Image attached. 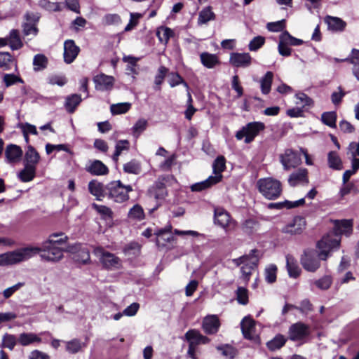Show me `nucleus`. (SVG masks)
Here are the masks:
<instances>
[{"label": "nucleus", "instance_id": "nucleus-6", "mask_svg": "<svg viewBox=\"0 0 359 359\" xmlns=\"http://www.w3.org/2000/svg\"><path fill=\"white\" fill-rule=\"evenodd\" d=\"M173 180L175 179L172 175L159 177L153 185L149 187L148 190L149 196L156 200L164 199L168 196L167 185Z\"/></svg>", "mask_w": 359, "mask_h": 359}, {"label": "nucleus", "instance_id": "nucleus-46", "mask_svg": "<svg viewBox=\"0 0 359 359\" xmlns=\"http://www.w3.org/2000/svg\"><path fill=\"white\" fill-rule=\"evenodd\" d=\"M92 207L97 212L98 214L100 215L102 219H111L113 218V212L109 208L102 205H97L96 203H93Z\"/></svg>", "mask_w": 359, "mask_h": 359}, {"label": "nucleus", "instance_id": "nucleus-61", "mask_svg": "<svg viewBox=\"0 0 359 359\" xmlns=\"http://www.w3.org/2000/svg\"><path fill=\"white\" fill-rule=\"evenodd\" d=\"M257 253H258L257 250H255V249L252 250L248 255H245L241 256L238 258L233 259V262L237 266H240L241 264L245 265L255 254H257Z\"/></svg>", "mask_w": 359, "mask_h": 359}, {"label": "nucleus", "instance_id": "nucleus-36", "mask_svg": "<svg viewBox=\"0 0 359 359\" xmlns=\"http://www.w3.org/2000/svg\"><path fill=\"white\" fill-rule=\"evenodd\" d=\"M279 40L285 45L292 46H298L304 43L303 40L292 36L287 31H284L280 35Z\"/></svg>", "mask_w": 359, "mask_h": 359}, {"label": "nucleus", "instance_id": "nucleus-56", "mask_svg": "<svg viewBox=\"0 0 359 359\" xmlns=\"http://www.w3.org/2000/svg\"><path fill=\"white\" fill-rule=\"evenodd\" d=\"M295 97L297 100L296 104L302 105V107H311L313 104L312 99L304 93H297Z\"/></svg>", "mask_w": 359, "mask_h": 359}, {"label": "nucleus", "instance_id": "nucleus-18", "mask_svg": "<svg viewBox=\"0 0 359 359\" xmlns=\"http://www.w3.org/2000/svg\"><path fill=\"white\" fill-rule=\"evenodd\" d=\"M85 169L88 172L96 176L104 175L109 172L107 165L99 160H90Z\"/></svg>", "mask_w": 359, "mask_h": 359}, {"label": "nucleus", "instance_id": "nucleus-26", "mask_svg": "<svg viewBox=\"0 0 359 359\" xmlns=\"http://www.w3.org/2000/svg\"><path fill=\"white\" fill-rule=\"evenodd\" d=\"M218 182H219V176H210L204 181L192 184L190 188L192 191L199 192L210 188Z\"/></svg>", "mask_w": 359, "mask_h": 359}, {"label": "nucleus", "instance_id": "nucleus-16", "mask_svg": "<svg viewBox=\"0 0 359 359\" xmlns=\"http://www.w3.org/2000/svg\"><path fill=\"white\" fill-rule=\"evenodd\" d=\"M220 327L219 318L216 315H210L205 317L202 323V328L207 334L217 333Z\"/></svg>", "mask_w": 359, "mask_h": 359}, {"label": "nucleus", "instance_id": "nucleus-9", "mask_svg": "<svg viewBox=\"0 0 359 359\" xmlns=\"http://www.w3.org/2000/svg\"><path fill=\"white\" fill-rule=\"evenodd\" d=\"M287 333L290 340L302 341L310 335V327L302 322H297L290 326Z\"/></svg>", "mask_w": 359, "mask_h": 359}, {"label": "nucleus", "instance_id": "nucleus-58", "mask_svg": "<svg viewBox=\"0 0 359 359\" xmlns=\"http://www.w3.org/2000/svg\"><path fill=\"white\" fill-rule=\"evenodd\" d=\"M236 299L241 304H247L248 302V290L243 287H238L236 290Z\"/></svg>", "mask_w": 359, "mask_h": 359}, {"label": "nucleus", "instance_id": "nucleus-32", "mask_svg": "<svg viewBox=\"0 0 359 359\" xmlns=\"http://www.w3.org/2000/svg\"><path fill=\"white\" fill-rule=\"evenodd\" d=\"M273 74L272 72H267L260 79V88L263 94L267 95L271 91Z\"/></svg>", "mask_w": 359, "mask_h": 359}, {"label": "nucleus", "instance_id": "nucleus-21", "mask_svg": "<svg viewBox=\"0 0 359 359\" xmlns=\"http://www.w3.org/2000/svg\"><path fill=\"white\" fill-rule=\"evenodd\" d=\"M22 260V253L19 251H13L0 255V266L12 265Z\"/></svg>", "mask_w": 359, "mask_h": 359}, {"label": "nucleus", "instance_id": "nucleus-4", "mask_svg": "<svg viewBox=\"0 0 359 359\" xmlns=\"http://www.w3.org/2000/svg\"><path fill=\"white\" fill-rule=\"evenodd\" d=\"M39 153L32 146H29L24 156V182L32 181L36 174V165L39 161Z\"/></svg>", "mask_w": 359, "mask_h": 359}, {"label": "nucleus", "instance_id": "nucleus-20", "mask_svg": "<svg viewBox=\"0 0 359 359\" xmlns=\"http://www.w3.org/2000/svg\"><path fill=\"white\" fill-rule=\"evenodd\" d=\"M22 150L19 146L15 144L7 145L5 150L6 161L11 164H15L20 161Z\"/></svg>", "mask_w": 359, "mask_h": 359}, {"label": "nucleus", "instance_id": "nucleus-27", "mask_svg": "<svg viewBox=\"0 0 359 359\" xmlns=\"http://www.w3.org/2000/svg\"><path fill=\"white\" fill-rule=\"evenodd\" d=\"M325 22L327 25L329 29L335 32L343 31L346 26V22L337 17L328 15L325 17Z\"/></svg>", "mask_w": 359, "mask_h": 359}, {"label": "nucleus", "instance_id": "nucleus-1", "mask_svg": "<svg viewBox=\"0 0 359 359\" xmlns=\"http://www.w3.org/2000/svg\"><path fill=\"white\" fill-rule=\"evenodd\" d=\"M339 245L340 238L338 236L328 234L323 236L317 243L319 250L318 255L312 249H306L304 251L300 259L302 266L308 271H316L320 266V259L326 260L332 251L339 249Z\"/></svg>", "mask_w": 359, "mask_h": 359}, {"label": "nucleus", "instance_id": "nucleus-7", "mask_svg": "<svg viewBox=\"0 0 359 359\" xmlns=\"http://www.w3.org/2000/svg\"><path fill=\"white\" fill-rule=\"evenodd\" d=\"M264 125L260 122H252L248 123L238 130L236 134L237 140H241L245 137V142L248 144L252 142L259 133L264 130Z\"/></svg>", "mask_w": 359, "mask_h": 359}, {"label": "nucleus", "instance_id": "nucleus-13", "mask_svg": "<svg viewBox=\"0 0 359 359\" xmlns=\"http://www.w3.org/2000/svg\"><path fill=\"white\" fill-rule=\"evenodd\" d=\"M306 226L305 219L300 216L294 217L292 222L287 224L282 229V232L290 235L300 234Z\"/></svg>", "mask_w": 359, "mask_h": 359}, {"label": "nucleus", "instance_id": "nucleus-39", "mask_svg": "<svg viewBox=\"0 0 359 359\" xmlns=\"http://www.w3.org/2000/svg\"><path fill=\"white\" fill-rule=\"evenodd\" d=\"M144 210L139 204L133 205L128 213V218L130 220L141 221L144 219Z\"/></svg>", "mask_w": 359, "mask_h": 359}, {"label": "nucleus", "instance_id": "nucleus-45", "mask_svg": "<svg viewBox=\"0 0 359 359\" xmlns=\"http://www.w3.org/2000/svg\"><path fill=\"white\" fill-rule=\"evenodd\" d=\"M131 106L132 104L130 102L113 104L110 107V111L114 115L126 114L130 109Z\"/></svg>", "mask_w": 359, "mask_h": 359}, {"label": "nucleus", "instance_id": "nucleus-59", "mask_svg": "<svg viewBox=\"0 0 359 359\" xmlns=\"http://www.w3.org/2000/svg\"><path fill=\"white\" fill-rule=\"evenodd\" d=\"M294 309L299 311L304 315H307L309 312L313 311V305L309 299H305L300 302L299 306H295Z\"/></svg>", "mask_w": 359, "mask_h": 359}, {"label": "nucleus", "instance_id": "nucleus-43", "mask_svg": "<svg viewBox=\"0 0 359 359\" xmlns=\"http://www.w3.org/2000/svg\"><path fill=\"white\" fill-rule=\"evenodd\" d=\"M123 171L126 173L138 175L141 172V164L136 160H132L123 165Z\"/></svg>", "mask_w": 359, "mask_h": 359}, {"label": "nucleus", "instance_id": "nucleus-49", "mask_svg": "<svg viewBox=\"0 0 359 359\" xmlns=\"http://www.w3.org/2000/svg\"><path fill=\"white\" fill-rule=\"evenodd\" d=\"M322 122L330 128H336L337 114L334 111L323 113L321 116Z\"/></svg>", "mask_w": 359, "mask_h": 359}, {"label": "nucleus", "instance_id": "nucleus-57", "mask_svg": "<svg viewBox=\"0 0 359 359\" xmlns=\"http://www.w3.org/2000/svg\"><path fill=\"white\" fill-rule=\"evenodd\" d=\"M265 43V38L262 36L254 37L249 43L248 48L250 51H257Z\"/></svg>", "mask_w": 359, "mask_h": 359}, {"label": "nucleus", "instance_id": "nucleus-54", "mask_svg": "<svg viewBox=\"0 0 359 359\" xmlns=\"http://www.w3.org/2000/svg\"><path fill=\"white\" fill-rule=\"evenodd\" d=\"M129 148V142L128 140H119L117 142L115 147V152L112 156L114 161H117L118 156L121 154L123 150H128Z\"/></svg>", "mask_w": 359, "mask_h": 359}, {"label": "nucleus", "instance_id": "nucleus-47", "mask_svg": "<svg viewBox=\"0 0 359 359\" xmlns=\"http://www.w3.org/2000/svg\"><path fill=\"white\" fill-rule=\"evenodd\" d=\"M86 346V344L81 343L80 340L74 339L66 343V350L72 354H75L80 351L83 347Z\"/></svg>", "mask_w": 359, "mask_h": 359}, {"label": "nucleus", "instance_id": "nucleus-30", "mask_svg": "<svg viewBox=\"0 0 359 359\" xmlns=\"http://www.w3.org/2000/svg\"><path fill=\"white\" fill-rule=\"evenodd\" d=\"M67 240L68 237L65 233L60 232L50 234L48 239L45 242L48 243V244L65 247Z\"/></svg>", "mask_w": 359, "mask_h": 359}, {"label": "nucleus", "instance_id": "nucleus-35", "mask_svg": "<svg viewBox=\"0 0 359 359\" xmlns=\"http://www.w3.org/2000/svg\"><path fill=\"white\" fill-rule=\"evenodd\" d=\"M82 99L78 94H72L66 97L65 107L69 113H73L76 107L81 103Z\"/></svg>", "mask_w": 359, "mask_h": 359}, {"label": "nucleus", "instance_id": "nucleus-14", "mask_svg": "<svg viewBox=\"0 0 359 359\" xmlns=\"http://www.w3.org/2000/svg\"><path fill=\"white\" fill-rule=\"evenodd\" d=\"M252 58L248 53H231L229 62L233 67L245 68L252 63Z\"/></svg>", "mask_w": 359, "mask_h": 359}, {"label": "nucleus", "instance_id": "nucleus-29", "mask_svg": "<svg viewBox=\"0 0 359 359\" xmlns=\"http://www.w3.org/2000/svg\"><path fill=\"white\" fill-rule=\"evenodd\" d=\"M201 62L203 66L208 69L214 68L219 63L218 57L215 54L208 52L202 53L200 55Z\"/></svg>", "mask_w": 359, "mask_h": 359}, {"label": "nucleus", "instance_id": "nucleus-60", "mask_svg": "<svg viewBox=\"0 0 359 359\" xmlns=\"http://www.w3.org/2000/svg\"><path fill=\"white\" fill-rule=\"evenodd\" d=\"M285 27V20H282L274 22H269L266 25L270 32H278L284 29Z\"/></svg>", "mask_w": 359, "mask_h": 359}, {"label": "nucleus", "instance_id": "nucleus-34", "mask_svg": "<svg viewBox=\"0 0 359 359\" xmlns=\"http://www.w3.org/2000/svg\"><path fill=\"white\" fill-rule=\"evenodd\" d=\"M215 14L212 11V8L210 6H207L200 11L198 18V24H206L209 21L215 20Z\"/></svg>", "mask_w": 359, "mask_h": 359}, {"label": "nucleus", "instance_id": "nucleus-25", "mask_svg": "<svg viewBox=\"0 0 359 359\" xmlns=\"http://www.w3.org/2000/svg\"><path fill=\"white\" fill-rule=\"evenodd\" d=\"M259 257L257 254H255L248 262L241 267L242 278L245 282H248L250 276L258 264Z\"/></svg>", "mask_w": 359, "mask_h": 359}, {"label": "nucleus", "instance_id": "nucleus-50", "mask_svg": "<svg viewBox=\"0 0 359 359\" xmlns=\"http://www.w3.org/2000/svg\"><path fill=\"white\" fill-rule=\"evenodd\" d=\"M332 283V278L330 276H324L321 278L313 282V285L322 290H328Z\"/></svg>", "mask_w": 359, "mask_h": 359}, {"label": "nucleus", "instance_id": "nucleus-8", "mask_svg": "<svg viewBox=\"0 0 359 359\" xmlns=\"http://www.w3.org/2000/svg\"><path fill=\"white\" fill-rule=\"evenodd\" d=\"M65 250L64 246H56L43 242L41 257L47 262H57L63 257Z\"/></svg>", "mask_w": 359, "mask_h": 359}, {"label": "nucleus", "instance_id": "nucleus-31", "mask_svg": "<svg viewBox=\"0 0 359 359\" xmlns=\"http://www.w3.org/2000/svg\"><path fill=\"white\" fill-rule=\"evenodd\" d=\"M336 227L339 233L349 236L353 231V221L351 219L337 221Z\"/></svg>", "mask_w": 359, "mask_h": 359}, {"label": "nucleus", "instance_id": "nucleus-53", "mask_svg": "<svg viewBox=\"0 0 359 359\" xmlns=\"http://www.w3.org/2000/svg\"><path fill=\"white\" fill-rule=\"evenodd\" d=\"M7 39L8 45L13 50L18 49L21 47V41L16 30H12L9 37Z\"/></svg>", "mask_w": 359, "mask_h": 359}, {"label": "nucleus", "instance_id": "nucleus-63", "mask_svg": "<svg viewBox=\"0 0 359 359\" xmlns=\"http://www.w3.org/2000/svg\"><path fill=\"white\" fill-rule=\"evenodd\" d=\"M16 344V338L15 336L6 334L3 337V346L12 350Z\"/></svg>", "mask_w": 359, "mask_h": 359}, {"label": "nucleus", "instance_id": "nucleus-3", "mask_svg": "<svg viewBox=\"0 0 359 359\" xmlns=\"http://www.w3.org/2000/svg\"><path fill=\"white\" fill-rule=\"evenodd\" d=\"M107 196L116 203H123L129 199L128 194L133 191L130 185L125 186L120 180L113 181L107 185Z\"/></svg>", "mask_w": 359, "mask_h": 359}, {"label": "nucleus", "instance_id": "nucleus-64", "mask_svg": "<svg viewBox=\"0 0 359 359\" xmlns=\"http://www.w3.org/2000/svg\"><path fill=\"white\" fill-rule=\"evenodd\" d=\"M168 72V69L164 66H161L158 69V73L155 76L154 83L156 85L162 84L163 79Z\"/></svg>", "mask_w": 359, "mask_h": 359}, {"label": "nucleus", "instance_id": "nucleus-2", "mask_svg": "<svg viewBox=\"0 0 359 359\" xmlns=\"http://www.w3.org/2000/svg\"><path fill=\"white\" fill-rule=\"evenodd\" d=\"M257 187L262 196L267 200H276L280 196L283 192L281 182L273 177L258 180Z\"/></svg>", "mask_w": 359, "mask_h": 359}, {"label": "nucleus", "instance_id": "nucleus-52", "mask_svg": "<svg viewBox=\"0 0 359 359\" xmlns=\"http://www.w3.org/2000/svg\"><path fill=\"white\" fill-rule=\"evenodd\" d=\"M277 266L270 264L265 269V280L268 283H273L276 280Z\"/></svg>", "mask_w": 359, "mask_h": 359}, {"label": "nucleus", "instance_id": "nucleus-33", "mask_svg": "<svg viewBox=\"0 0 359 359\" xmlns=\"http://www.w3.org/2000/svg\"><path fill=\"white\" fill-rule=\"evenodd\" d=\"M287 341V339L280 334L276 335L271 340L267 342V348L272 351H276L283 347Z\"/></svg>", "mask_w": 359, "mask_h": 359}, {"label": "nucleus", "instance_id": "nucleus-42", "mask_svg": "<svg viewBox=\"0 0 359 359\" xmlns=\"http://www.w3.org/2000/svg\"><path fill=\"white\" fill-rule=\"evenodd\" d=\"M241 227L245 233L252 234L258 230L259 223L256 219L250 218L243 222Z\"/></svg>", "mask_w": 359, "mask_h": 359}, {"label": "nucleus", "instance_id": "nucleus-40", "mask_svg": "<svg viewBox=\"0 0 359 359\" xmlns=\"http://www.w3.org/2000/svg\"><path fill=\"white\" fill-rule=\"evenodd\" d=\"M327 161L330 168L339 170L343 168L341 160L336 151H330L328 153Z\"/></svg>", "mask_w": 359, "mask_h": 359}, {"label": "nucleus", "instance_id": "nucleus-62", "mask_svg": "<svg viewBox=\"0 0 359 359\" xmlns=\"http://www.w3.org/2000/svg\"><path fill=\"white\" fill-rule=\"evenodd\" d=\"M103 20L107 25H118L121 22V17L116 13L105 15L103 18Z\"/></svg>", "mask_w": 359, "mask_h": 359}, {"label": "nucleus", "instance_id": "nucleus-48", "mask_svg": "<svg viewBox=\"0 0 359 359\" xmlns=\"http://www.w3.org/2000/svg\"><path fill=\"white\" fill-rule=\"evenodd\" d=\"M48 65V59L43 54H37L33 60V65L35 71H41L44 69Z\"/></svg>", "mask_w": 359, "mask_h": 359}, {"label": "nucleus", "instance_id": "nucleus-17", "mask_svg": "<svg viewBox=\"0 0 359 359\" xmlns=\"http://www.w3.org/2000/svg\"><path fill=\"white\" fill-rule=\"evenodd\" d=\"M80 48L73 40H66L64 43V60L67 64H71L77 57Z\"/></svg>", "mask_w": 359, "mask_h": 359}, {"label": "nucleus", "instance_id": "nucleus-51", "mask_svg": "<svg viewBox=\"0 0 359 359\" xmlns=\"http://www.w3.org/2000/svg\"><path fill=\"white\" fill-rule=\"evenodd\" d=\"M42 251V247L39 248L32 245L24 246V260L30 259L37 255H40Z\"/></svg>", "mask_w": 359, "mask_h": 359}, {"label": "nucleus", "instance_id": "nucleus-12", "mask_svg": "<svg viewBox=\"0 0 359 359\" xmlns=\"http://www.w3.org/2000/svg\"><path fill=\"white\" fill-rule=\"evenodd\" d=\"M280 162L285 170H289L299 165L301 158L298 154L292 149H287L280 156Z\"/></svg>", "mask_w": 359, "mask_h": 359}, {"label": "nucleus", "instance_id": "nucleus-44", "mask_svg": "<svg viewBox=\"0 0 359 359\" xmlns=\"http://www.w3.org/2000/svg\"><path fill=\"white\" fill-rule=\"evenodd\" d=\"M147 126L148 122L146 119L140 118L136 121L131 129L133 135L135 138L139 137V136L147 129Z\"/></svg>", "mask_w": 359, "mask_h": 359}, {"label": "nucleus", "instance_id": "nucleus-28", "mask_svg": "<svg viewBox=\"0 0 359 359\" xmlns=\"http://www.w3.org/2000/svg\"><path fill=\"white\" fill-rule=\"evenodd\" d=\"M286 267L290 277L296 278L300 275L301 269L298 266L297 262L290 255L286 257Z\"/></svg>", "mask_w": 359, "mask_h": 359}, {"label": "nucleus", "instance_id": "nucleus-37", "mask_svg": "<svg viewBox=\"0 0 359 359\" xmlns=\"http://www.w3.org/2000/svg\"><path fill=\"white\" fill-rule=\"evenodd\" d=\"M225 163V158L222 156H220L214 161L212 164L213 173L215 174L213 177L219 176V182L222 178V172L226 168Z\"/></svg>", "mask_w": 359, "mask_h": 359}, {"label": "nucleus", "instance_id": "nucleus-22", "mask_svg": "<svg viewBox=\"0 0 359 359\" xmlns=\"http://www.w3.org/2000/svg\"><path fill=\"white\" fill-rule=\"evenodd\" d=\"M308 182V170L306 168L298 169L292 172L288 178V183L291 187H295L300 183Z\"/></svg>", "mask_w": 359, "mask_h": 359}, {"label": "nucleus", "instance_id": "nucleus-10", "mask_svg": "<svg viewBox=\"0 0 359 359\" xmlns=\"http://www.w3.org/2000/svg\"><path fill=\"white\" fill-rule=\"evenodd\" d=\"M215 224L223 228L226 232L236 226V222L231 218L230 215L222 208H216L214 211Z\"/></svg>", "mask_w": 359, "mask_h": 359}, {"label": "nucleus", "instance_id": "nucleus-11", "mask_svg": "<svg viewBox=\"0 0 359 359\" xmlns=\"http://www.w3.org/2000/svg\"><path fill=\"white\" fill-rule=\"evenodd\" d=\"M40 15L36 12H27L25 15L26 22H24V36H36L38 33L37 24Z\"/></svg>", "mask_w": 359, "mask_h": 359}, {"label": "nucleus", "instance_id": "nucleus-23", "mask_svg": "<svg viewBox=\"0 0 359 359\" xmlns=\"http://www.w3.org/2000/svg\"><path fill=\"white\" fill-rule=\"evenodd\" d=\"M88 189L90 193L95 196L98 201H102L103 198L107 196V186L104 187L103 184L95 180L89 182Z\"/></svg>", "mask_w": 359, "mask_h": 359}, {"label": "nucleus", "instance_id": "nucleus-41", "mask_svg": "<svg viewBox=\"0 0 359 359\" xmlns=\"http://www.w3.org/2000/svg\"><path fill=\"white\" fill-rule=\"evenodd\" d=\"M80 245L75 246L76 248ZM73 259L79 263L86 264L90 262L89 250L86 248H79V250L74 254Z\"/></svg>", "mask_w": 359, "mask_h": 359}, {"label": "nucleus", "instance_id": "nucleus-55", "mask_svg": "<svg viewBox=\"0 0 359 359\" xmlns=\"http://www.w3.org/2000/svg\"><path fill=\"white\" fill-rule=\"evenodd\" d=\"M217 349L221 351L222 354L224 356L229 358L230 359L233 358L237 353L236 350L233 346L229 344L218 346L217 347Z\"/></svg>", "mask_w": 359, "mask_h": 359}, {"label": "nucleus", "instance_id": "nucleus-15", "mask_svg": "<svg viewBox=\"0 0 359 359\" xmlns=\"http://www.w3.org/2000/svg\"><path fill=\"white\" fill-rule=\"evenodd\" d=\"M114 78L104 74H100L94 76L93 81L95 89L100 91H107L112 89L114 84Z\"/></svg>", "mask_w": 359, "mask_h": 359}, {"label": "nucleus", "instance_id": "nucleus-5", "mask_svg": "<svg viewBox=\"0 0 359 359\" xmlns=\"http://www.w3.org/2000/svg\"><path fill=\"white\" fill-rule=\"evenodd\" d=\"M94 255L99 259L102 266L108 270L118 269L121 266V259L114 254L106 251L102 247H97L93 250Z\"/></svg>", "mask_w": 359, "mask_h": 359}, {"label": "nucleus", "instance_id": "nucleus-24", "mask_svg": "<svg viewBox=\"0 0 359 359\" xmlns=\"http://www.w3.org/2000/svg\"><path fill=\"white\" fill-rule=\"evenodd\" d=\"M185 337L189 341V344H191L194 346H196L199 344H207L210 341L207 337L202 335L199 331L196 330H189L185 334Z\"/></svg>", "mask_w": 359, "mask_h": 359}, {"label": "nucleus", "instance_id": "nucleus-19", "mask_svg": "<svg viewBox=\"0 0 359 359\" xmlns=\"http://www.w3.org/2000/svg\"><path fill=\"white\" fill-rule=\"evenodd\" d=\"M241 327L245 339L253 340L255 338V322L251 318L245 317L241 323Z\"/></svg>", "mask_w": 359, "mask_h": 359}, {"label": "nucleus", "instance_id": "nucleus-38", "mask_svg": "<svg viewBox=\"0 0 359 359\" xmlns=\"http://www.w3.org/2000/svg\"><path fill=\"white\" fill-rule=\"evenodd\" d=\"M15 66L14 60L9 53L0 52V68L4 70H8Z\"/></svg>", "mask_w": 359, "mask_h": 359}]
</instances>
